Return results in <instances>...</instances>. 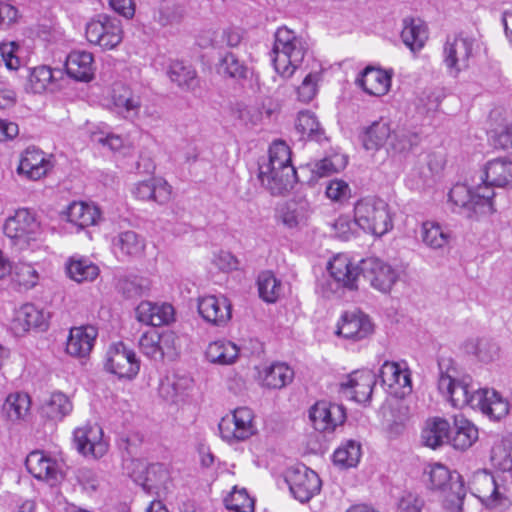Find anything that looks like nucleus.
Listing matches in <instances>:
<instances>
[{"instance_id": "nucleus-64", "label": "nucleus", "mask_w": 512, "mask_h": 512, "mask_svg": "<svg viewBox=\"0 0 512 512\" xmlns=\"http://www.w3.org/2000/svg\"><path fill=\"white\" fill-rule=\"evenodd\" d=\"M491 139L496 148L512 154V127L506 125L493 131Z\"/></svg>"}, {"instance_id": "nucleus-14", "label": "nucleus", "mask_w": 512, "mask_h": 512, "mask_svg": "<svg viewBox=\"0 0 512 512\" xmlns=\"http://www.w3.org/2000/svg\"><path fill=\"white\" fill-rule=\"evenodd\" d=\"M105 369L120 379L132 380L139 373L140 361L132 349L117 342L106 353Z\"/></svg>"}, {"instance_id": "nucleus-2", "label": "nucleus", "mask_w": 512, "mask_h": 512, "mask_svg": "<svg viewBox=\"0 0 512 512\" xmlns=\"http://www.w3.org/2000/svg\"><path fill=\"white\" fill-rule=\"evenodd\" d=\"M258 178L273 195L292 188L296 170L291 164V151L282 140L274 141L268 151V159L259 163Z\"/></svg>"}, {"instance_id": "nucleus-5", "label": "nucleus", "mask_w": 512, "mask_h": 512, "mask_svg": "<svg viewBox=\"0 0 512 512\" xmlns=\"http://www.w3.org/2000/svg\"><path fill=\"white\" fill-rule=\"evenodd\" d=\"M424 474L428 477V487L443 493V506L448 512H461L465 491L460 476L455 475L441 463L427 465Z\"/></svg>"}, {"instance_id": "nucleus-9", "label": "nucleus", "mask_w": 512, "mask_h": 512, "mask_svg": "<svg viewBox=\"0 0 512 512\" xmlns=\"http://www.w3.org/2000/svg\"><path fill=\"white\" fill-rule=\"evenodd\" d=\"M474 40L470 37H448L442 53V62L447 73L456 78L469 68L473 55Z\"/></svg>"}, {"instance_id": "nucleus-19", "label": "nucleus", "mask_w": 512, "mask_h": 512, "mask_svg": "<svg viewBox=\"0 0 512 512\" xmlns=\"http://www.w3.org/2000/svg\"><path fill=\"white\" fill-rule=\"evenodd\" d=\"M145 250V237L134 230L121 231L111 239L113 255L123 262L141 259Z\"/></svg>"}, {"instance_id": "nucleus-59", "label": "nucleus", "mask_w": 512, "mask_h": 512, "mask_svg": "<svg viewBox=\"0 0 512 512\" xmlns=\"http://www.w3.org/2000/svg\"><path fill=\"white\" fill-rule=\"evenodd\" d=\"M425 500L417 493L405 491L397 499L395 512H424Z\"/></svg>"}, {"instance_id": "nucleus-51", "label": "nucleus", "mask_w": 512, "mask_h": 512, "mask_svg": "<svg viewBox=\"0 0 512 512\" xmlns=\"http://www.w3.org/2000/svg\"><path fill=\"white\" fill-rule=\"evenodd\" d=\"M361 457V446L354 440H349L342 444L333 454L335 465L341 468L355 467Z\"/></svg>"}, {"instance_id": "nucleus-33", "label": "nucleus", "mask_w": 512, "mask_h": 512, "mask_svg": "<svg viewBox=\"0 0 512 512\" xmlns=\"http://www.w3.org/2000/svg\"><path fill=\"white\" fill-rule=\"evenodd\" d=\"M61 69H52L46 65H40L30 70L28 76V88L33 93H43L45 91H55L60 86L58 80L62 78Z\"/></svg>"}, {"instance_id": "nucleus-63", "label": "nucleus", "mask_w": 512, "mask_h": 512, "mask_svg": "<svg viewBox=\"0 0 512 512\" xmlns=\"http://www.w3.org/2000/svg\"><path fill=\"white\" fill-rule=\"evenodd\" d=\"M325 194L331 201L342 203L350 198L351 188L344 180L332 179L327 183Z\"/></svg>"}, {"instance_id": "nucleus-24", "label": "nucleus", "mask_w": 512, "mask_h": 512, "mask_svg": "<svg viewBox=\"0 0 512 512\" xmlns=\"http://www.w3.org/2000/svg\"><path fill=\"white\" fill-rule=\"evenodd\" d=\"M336 333L347 340L361 341L373 333V324L361 311L345 312L338 322Z\"/></svg>"}, {"instance_id": "nucleus-23", "label": "nucleus", "mask_w": 512, "mask_h": 512, "mask_svg": "<svg viewBox=\"0 0 512 512\" xmlns=\"http://www.w3.org/2000/svg\"><path fill=\"white\" fill-rule=\"evenodd\" d=\"M25 465L36 479L54 484L62 478V469L58 460L43 451L30 452L26 457Z\"/></svg>"}, {"instance_id": "nucleus-26", "label": "nucleus", "mask_w": 512, "mask_h": 512, "mask_svg": "<svg viewBox=\"0 0 512 512\" xmlns=\"http://www.w3.org/2000/svg\"><path fill=\"white\" fill-rule=\"evenodd\" d=\"M50 158L41 150L35 147L27 148L21 156L17 173L29 180H39L51 169Z\"/></svg>"}, {"instance_id": "nucleus-25", "label": "nucleus", "mask_w": 512, "mask_h": 512, "mask_svg": "<svg viewBox=\"0 0 512 512\" xmlns=\"http://www.w3.org/2000/svg\"><path fill=\"white\" fill-rule=\"evenodd\" d=\"M140 474H132L133 480L148 492L159 493L168 488L170 482V473L168 468L162 463H153L145 466L141 462L135 464Z\"/></svg>"}, {"instance_id": "nucleus-37", "label": "nucleus", "mask_w": 512, "mask_h": 512, "mask_svg": "<svg viewBox=\"0 0 512 512\" xmlns=\"http://www.w3.org/2000/svg\"><path fill=\"white\" fill-rule=\"evenodd\" d=\"M46 322V314L34 304L26 303L15 310L13 325L19 332H26L31 328H42L46 326Z\"/></svg>"}, {"instance_id": "nucleus-17", "label": "nucleus", "mask_w": 512, "mask_h": 512, "mask_svg": "<svg viewBox=\"0 0 512 512\" xmlns=\"http://www.w3.org/2000/svg\"><path fill=\"white\" fill-rule=\"evenodd\" d=\"M376 384V375L368 369L356 370L350 373L339 384V393L347 400L366 403L370 400Z\"/></svg>"}, {"instance_id": "nucleus-10", "label": "nucleus", "mask_w": 512, "mask_h": 512, "mask_svg": "<svg viewBox=\"0 0 512 512\" xmlns=\"http://www.w3.org/2000/svg\"><path fill=\"white\" fill-rule=\"evenodd\" d=\"M285 482L291 495L301 503L310 501L321 490L318 474L305 465H296L287 469Z\"/></svg>"}, {"instance_id": "nucleus-7", "label": "nucleus", "mask_w": 512, "mask_h": 512, "mask_svg": "<svg viewBox=\"0 0 512 512\" xmlns=\"http://www.w3.org/2000/svg\"><path fill=\"white\" fill-rule=\"evenodd\" d=\"M221 438L235 444L245 441L257 433L255 414L248 407H238L224 416L219 423Z\"/></svg>"}, {"instance_id": "nucleus-21", "label": "nucleus", "mask_w": 512, "mask_h": 512, "mask_svg": "<svg viewBox=\"0 0 512 512\" xmlns=\"http://www.w3.org/2000/svg\"><path fill=\"white\" fill-rule=\"evenodd\" d=\"M198 312L208 323L226 325L232 316V305L224 295H206L198 299Z\"/></svg>"}, {"instance_id": "nucleus-34", "label": "nucleus", "mask_w": 512, "mask_h": 512, "mask_svg": "<svg viewBox=\"0 0 512 512\" xmlns=\"http://www.w3.org/2000/svg\"><path fill=\"white\" fill-rule=\"evenodd\" d=\"M111 100L116 111L125 118H134L139 114L141 100L138 95L121 83L114 84L111 92Z\"/></svg>"}, {"instance_id": "nucleus-1", "label": "nucleus", "mask_w": 512, "mask_h": 512, "mask_svg": "<svg viewBox=\"0 0 512 512\" xmlns=\"http://www.w3.org/2000/svg\"><path fill=\"white\" fill-rule=\"evenodd\" d=\"M439 378L438 390L457 408L469 406L478 409L483 415L493 421L505 418L511 405L496 390L489 388L474 389L471 377L461 375L456 363L448 358L438 363Z\"/></svg>"}, {"instance_id": "nucleus-58", "label": "nucleus", "mask_w": 512, "mask_h": 512, "mask_svg": "<svg viewBox=\"0 0 512 512\" xmlns=\"http://www.w3.org/2000/svg\"><path fill=\"white\" fill-rule=\"evenodd\" d=\"M183 18L182 11L174 5H162L153 12V20L161 27L179 24Z\"/></svg>"}, {"instance_id": "nucleus-50", "label": "nucleus", "mask_w": 512, "mask_h": 512, "mask_svg": "<svg viewBox=\"0 0 512 512\" xmlns=\"http://www.w3.org/2000/svg\"><path fill=\"white\" fill-rule=\"evenodd\" d=\"M168 75L172 82L183 89L191 90L197 86L196 71L181 61L171 63Z\"/></svg>"}, {"instance_id": "nucleus-42", "label": "nucleus", "mask_w": 512, "mask_h": 512, "mask_svg": "<svg viewBox=\"0 0 512 512\" xmlns=\"http://www.w3.org/2000/svg\"><path fill=\"white\" fill-rule=\"evenodd\" d=\"M391 133L389 122L380 119L364 129L361 141L366 150H378L390 140Z\"/></svg>"}, {"instance_id": "nucleus-46", "label": "nucleus", "mask_w": 512, "mask_h": 512, "mask_svg": "<svg viewBox=\"0 0 512 512\" xmlns=\"http://www.w3.org/2000/svg\"><path fill=\"white\" fill-rule=\"evenodd\" d=\"M296 130L300 133L301 139H308L320 142L323 138V129L316 116L311 111H301L298 114Z\"/></svg>"}, {"instance_id": "nucleus-3", "label": "nucleus", "mask_w": 512, "mask_h": 512, "mask_svg": "<svg viewBox=\"0 0 512 512\" xmlns=\"http://www.w3.org/2000/svg\"><path fill=\"white\" fill-rule=\"evenodd\" d=\"M310 50L308 40L287 27H280L275 33L272 49V63L278 75L291 78L301 68Z\"/></svg>"}, {"instance_id": "nucleus-60", "label": "nucleus", "mask_w": 512, "mask_h": 512, "mask_svg": "<svg viewBox=\"0 0 512 512\" xmlns=\"http://www.w3.org/2000/svg\"><path fill=\"white\" fill-rule=\"evenodd\" d=\"M280 218L287 228H297L306 221V209L303 205L289 204L281 210Z\"/></svg>"}, {"instance_id": "nucleus-6", "label": "nucleus", "mask_w": 512, "mask_h": 512, "mask_svg": "<svg viewBox=\"0 0 512 512\" xmlns=\"http://www.w3.org/2000/svg\"><path fill=\"white\" fill-rule=\"evenodd\" d=\"M449 201L454 210L471 217L473 214H491L494 212L495 192L489 186L471 188L466 184L457 183L449 192Z\"/></svg>"}, {"instance_id": "nucleus-48", "label": "nucleus", "mask_w": 512, "mask_h": 512, "mask_svg": "<svg viewBox=\"0 0 512 512\" xmlns=\"http://www.w3.org/2000/svg\"><path fill=\"white\" fill-rule=\"evenodd\" d=\"M420 237L427 247L440 249L448 243L450 235L439 223L426 221L421 226Z\"/></svg>"}, {"instance_id": "nucleus-61", "label": "nucleus", "mask_w": 512, "mask_h": 512, "mask_svg": "<svg viewBox=\"0 0 512 512\" xmlns=\"http://www.w3.org/2000/svg\"><path fill=\"white\" fill-rule=\"evenodd\" d=\"M121 290L128 298L144 295L150 289V281L147 278L132 276L121 282Z\"/></svg>"}, {"instance_id": "nucleus-43", "label": "nucleus", "mask_w": 512, "mask_h": 512, "mask_svg": "<svg viewBox=\"0 0 512 512\" xmlns=\"http://www.w3.org/2000/svg\"><path fill=\"white\" fill-rule=\"evenodd\" d=\"M401 38L403 43L415 53L424 47L428 39L426 26L419 19H405Z\"/></svg>"}, {"instance_id": "nucleus-31", "label": "nucleus", "mask_w": 512, "mask_h": 512, "mask_svg": "<svg viewBox=\"0 0 512 512\" xmlns=\"http://www.w3.org/2000/svg\"><path fill=\"white\" fill-rule=\"evenodd\" d=\"M65 70L76 81H91L95 71L92 53L81 50L70 52L65 62Z\"/></svg>"}, {"instance_id": "nucleus-32", "label": "nucleus", "mask_w": 512, "mask_h": 512, "mask_svg": "<svg viewBox=\"0 0 512 512\" xmlns=\"http://www.w3.org/2000/svg\"><path fill=\"white\" fill-rule=\"evenodd\" d=\"M136 314L138 321L156 327L169 324L174 319V308L168 303L143 301L137 306Z\"/></svg>"}, {"instance_id": "nucleus-57", "label": "nucleus", "mask_w": 512, "mask_h": 512, "mask_svg": "<svg viewBox=\"0 0 512 512\" xmlns=\"http://www.w3.org/2000/svg\"><path fill=\"white\" fill-rule=\"evenodd\" d=\"M19 51L20 46L14 41L0 43V66L17 71L22 65Z\"/></svg>"}, {"instance_id": "nucleus-41", "label": "nucleus", "mask_w": 512, "mask_h": 512, "mask_svg": "<svg viewBox=\"0 0 512 512\" xmlns=\"http://www.w3.org/2000/svg\"><path fill=\"white\" fill-rule=\"evenodd\" d=\"M294 377L293 370L285 363H273L260 372L262 386L269 389H281Z\"/></svg>"}, {"instance_id": "nucleus-62", "label": "nucleus", "mask_w": 512, "mask_h": 512, "mask_svg": "<svg viewBox=\"0 0 512 512\" xmlns=\"http://www.w3.org/2000/svg\"><path fill=\"white\" fill-rule=\"evenodd\" d=\"M418 137L416 134L408 131H397L389 140V146L396 153H404L409 151L414 145L417 144Z\"/></svg>"}, {"instance_id": "nucleus-4", "label": "nucleus", "mask_w": 512, "mask_h": 512, "mask_svg": "<svg viewBox=\"0 0 512 512\" xmlns=\"http://www.w3.org/2000/svg\"><path fill=\"white\" fill-rule=\"evenodd\" d=\"M355 223L365 232L383 236L393 228L389 204L379 197H364L354 204Z\"/></svg>"}, {"instance_id": "nucleus-30", "label": "nucleus", "mask_w": 512, "mask_h": 512, "mask_svg": "<svg viewBox=\"0 0 512 512\" xmlns=\"http://www.w3.org/2000/svg\"><path fill=\"white\" fill-rule=\"evenodd\" d=\"M392 72L367 66L357 77L356 84L367 94L383 96L391 87Z\"/></svg>"}, {"instance_id": "nucleus-44", "label": "nucleus", "mask_w": 512, "mask_h": 512, "mask_svg": "<svg viewBox=\"0 0 512 512\" xmlns=\"http://www.w3.org/2000/svg\"><path fill=\"white\" fill-rule=\"evenodd\" d=\"M73 410L69 397L62 392H54L42 406L43 414L54 421L62 420Z\"/></svg>"}, {"instance_id": "nucleus-13", "label": "nucleus", "mask_w": 512, "mask_h": 512, "mask_svg": "<svg viewBox=\"0 0 512 512\" xmlns=\"http://www.w3.org/2000/svg\"><path fill=\"white\" fill-rule=\"evenodd\" d=\"M4 234L15 244H28L40 234L41 227L36 215L29 209L22 208L8 217L3 226Z\"/></svg>"}, {"instance_id": "nucleus-49", "label": "nucleus", "mask_w": 512, "mask_h": 512, "mask_svg": "<svg viewBox=\"0 0 512 512\" xmlns=\"http://www.w3.org/2000/svg\"><path fill=\"white\" fill-rule=\"evenodd\" d=\"M218 72L225 77L240 80L248 77L249 68L233 52H227L219 60Z\"/></svg>"}, {"instance_id": "nucleus-45", "label": "nucleus", "mask_w": 512, "mask_h": 512, "mask_svg": "<svg viewBox=\"0 0 512 512\" xmlns=\"http://www.w3.org/2000/svg\"><path fill=\"white\" fill-rule=\"evenodd\" d=\"M66 272L70 279L81 283L96 279L99 268L88 259L73 257L66 265Z\"/></svg>"}, {"instance_id": "nucleus-28", "label": "nucleus", "mask_w": 512, "mask_h": 512, "mask_svg": "<svg viewBox=\"0 0 512 512\" xmlns=\"http://www.w3.org/2000/svg\"><path fill=\"white\" fill-rule=\"evenodd\" d=\"M98 330L93 325H83L70 329L66 343V351L69 355L84 358L92 351Z\"/></svg>"}, {"instance_id": "nucleus-11", "label": "nucleus", "mask_w": 512, "mask_h": 512, "mask_svg": "<svg viewBox=\"0 0 512 512\" xmlns=\"http://www.w3.org/2000/svg\"><path fill=\"white\" fill-rule=\"evenodd\" d=\"M85 33L91 44L98 45L106 50L114 49L123 39L120 20L105 15H100L89 21Z\"/></svg>"}, {"instance_id": "nucleus-39", "label": "nucleus", "mask_w": 512, "mask_h": 512, "mask_svg": "<svg viewBox=\"0 0 512 512\" xmlns=\"http://www.w3.org/2000/svg\"><path fill=\"white\" fill-rule=\"evenodd\" d=\"M31 400L28 394L16 392L9 394L2 407V415L10 422L24 420L30 411Z\"/></svg>"}, {"instance_id": "nucleus-52", "label": "nucleus", "mask_w": 512, "mask_h": 512, "mask_svg": "<svg viewBox=\"0 0 512 512\" xmlns=\"http://www.w3.org/2000/svg\"><path fill=\"white\" fill-rule=\"evenodd\" d=\"M493 465L502 471L512 470V436L495 443L491 450Z\"/></svg>"}, {"instance_id": "nucleus-53", "label": "nucleus", "mask_w": 512, "mask_h": 512, "mask_svg": "<svg viewBox=\"0 0 512 512\" xmlns=\"http://www.w3.org/2000/svg\"><path fill=\"white\" fill-rule=\"evenodd\" d=\"M260 297L268 302H275L281 294V282L270 271L262 272L258 277Z\"/></svg>"}, {"instance_id": "nucleus-8", "label": "nucleus", "mask_w": 512, "mask_h": 512, "mask_svg": "<svg viewBox=\"0 0 512 512\" xmlns=\"http://www.w3.org/2000/svg\"><path fill=\"white\" fill-rule=\"evenodd\" d=\"M471 493L488 509L503 510L510 505L503 486L486 470L476 471L470 481Z\"/></svg>"}, {"instance_id": "nucleus-47", "label": "nucleus", "mask_w": 512, "mask_h": 512, "mask_svg": "<svg viewBox=\"0 0 512 512\" xmlns=\"http://www.w3.org/2000/svg\"><path fill=\"white\" fill-rule=\"evenodd\" d=\"M465 351L475 355L481 362L489 363L499 356V346L491 339L481 338L469 340L465 344Z\"/></svg>"}, {"instance_id": "nucleus-56", "label": "nucleus", "mask_w": 512, "mask_h": 512, "mask_svg": "<svg viewBox=\"0 0 512 512\" xmlns=\"http://www.w3.org/2000/svg\"><path fill=\"white\" fill-rule=\"evenodd\" d=\"M225 505L234 512H253L254 500L245 489H234L226 498Z\"/></svg>"}, {"instance_id": "nucleus-16", "label": "nucleus", "mask_w": 512, "mask_h": 512, "mask_svg": "<svg viewBox=\"0 0 512 512\" xmlns=\"http://www.w3.org/2000/svg\"><path fill=\"white\" fill-rule=\"evenodd\" d=\"M359 268L370 285L382 293L389 292L399 278V273L395 268L376 257L363 259Z\"/></svg>"}, {"instance_id": "nucleus-35", "label": "nucleus", "mask_w": 512, "mask_h": 512, "mask_svg": "<svg viewBox=\"0 0 512 512\" xmlns=\"http://www.w3.org/2000/svg\"><path fill=\"white\" fill-rule=\"evenodd\" d=\"M64 215L68 222L80 229L96 225L101 219V211L95 204L82 201L72 202Z\"/></svg>"}, {"instance_id": "nucleus-38", "label": "nucleus", "mask_w": 512, "mask_h": 512, "mask_svg": "<svg viewBox=\"0 0 512 512\" xmlns=\"http://www.w3.org/2000/svg\"><path fill=\"white\" fill-rule=\"evenodd\" d=\"M450 424L447 420L435 417L426 421L421 438L425 446L436 449L449 440Z\"/></svg>"}, {"instance_id": "nucleus-40", "label": "nucleus", "mask_w": 512, "mask_h": 512, "mask_svg": "<svg viewBox=\"0 0 512 512\" xmlns=\"http://www.w3.org/2000/svg\"><path fill=\"white\" fill-rule=\"evenodd\" d=\"M454 429L451 444L457 450H467L479 438L478 428L463 416L454 417Z\"/></svg>"}, {"instance_id": "nucleus-27", "label": "nucleus", "mask_w": 512, "mask_h": 512, "mask_svg": "<svg viewBox=\"0 0 512 512\" xmlns=\"http://www.w3.org/2000/svg\"><path fill=\"white\" fill-rule=\"evenodd\" d=\"M132 195L141 201H154L158 204H166L171 199L172 187L159 177H152L134 184Z\"/></svg>"}, {"instance_id": "nucleus-12", "label": "nucleus", "mask_w": 512, "mask_h": 512, "mask_svg": "<svg viewBox=\"0 0 512 512\" xmlns=\"http://www.w3.org/2000/svg\"><path fill=\"white\" fill-rule=\"evenodd\" d=\"M177 336L173 331L158 332L149 330L143 333L138 341L140 352L149 359L160 361L172 359L177 355Z\"/></svg>"}, {"instance_id": "nucleus-54", "label": "nucleus", "mask_w": 512, "mask_h": 512, "mask_svg": "<svg viewBox=\"0 0 512 512\" xmlns=\"http://www.w3.org/2000/svg\"><path fill=\"white\" fill-rule=\"evenodd\" d=\"M13 280L24 289H31L38 284L40 274L31 263L19 262L14 266Z\"/></svg>"}, {"instance_id": "nucleus-36", "label": "nucleus", "mask_w": 512, "mask_h": 512, "mask_svg": "<svg viewBox=\"0 0 512 512\" xmlns=\"http://www.w3.org/2000/svg\"><path fill=\"white\" fill-rule=\"evenodd\" d=\"M240 348L230 340L218 339L208 344L205 350L206 360L215 365H233L239 358Z\"/></svg>"}, {"instance_id": "nucleus-29", "label": "nucleus", "mask_w": 512, "mask_h": 512, "mask_svg": "<svg viewBox=\"0 0 512 512\" xmlns=\"http://www.w3.org/2000/svg\"><path fill=\"white\" fill-rule=\"evenodd\" d=\"M331 277L342 287L350 290L357 289V281L360 274L359 265H353L346 254L335 255L327 265Z\"/></svg>"}, {"instance_id": "nucleus-20", "label": "nucleus", "mask_w": 512, "mask_h": 512, "mask_svg": "<svg viewBox=\"0 0 512 512\" xmlns=\"http://www.w3.org/2000/svg\"><path fill=\"white\" fill-rule=\"evenodd\" d=\"M481 186L494 188H512V160L498 157L487 161L481 168Z\"/></svg>"}, {"instance_id": "nucleus-55", "label": "nucleus", "mask_w": 512, "mask_h": 512, "mask_svg": "<svg viewBox=\"0 0 512 512\" xmlns=\"http://www.w3.org/2000/svg\"><path fill=\"white\" fill-rule=\"evenodd\" d=\"M346 165L347 159L344 155L334 154L317 161L313 172L319 177H326L343 170Z\"/></svg>"}, {"instance_id": "nucleus-15", "label": "nucleus", "mask_w": 512, "mask_h": 512, "mask_svg": "<svg viewBox=\"0 0 512 512\" xmlns=\"http://www.w3.org/2000/svg\"><path fill=\"white\" fill-rule=\"evenodd\" d=\"M379 378L386 391L396 398H404L412 392L411 372L405 362L385 361Z\"/></svg>"}, {"instance_id": "nucleus-18", "label": "nucleus", "mask_w": 512, "mask_h": 512, "mask_svg": "<svg viewBox=\"0 0 512 512\" xmlns=\"http://www.w3.org/2000/svg\"><path fill=\"white\" fill-rule=\"evenodd\" d=\"M74 444L85 457L98 459L108 451V442L103 438V430L98 424H85L74 430Z\"/></svg>"}, {"instance_id": "nucleus-22", "label": "nucleus", "mask_w": 512, "mask_h": 512, "mask_svg": "<svg viewBox=\"0 0 512 512\" xmlns=\"http://www.w3.org/2000/svg\"><path fill=\"white\" fill-rule=\"evenodd\" d=\"M309 418L317 431L332 432L345 421L346 414L342 405L318 401L311 407Z\"/></svg>"}]
</instances>
